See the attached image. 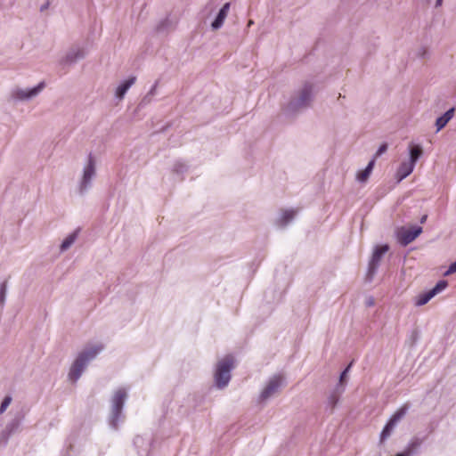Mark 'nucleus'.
<instances>
[{
	"instance_id": "obj_28",
	"label": "nucleus",
	"mask_w": 456,
	"mask_h": 456,
	"mask_svg": "<svg viewBox=\"0 0 456 456\" xmlns=\"http://www.w3.org/2000/svg\"><path fill=\"white\" fill-rule=\"evenodd\" d=\"M7 286L5 282L0 284V305H3L5 300Z\"/></svg>"
},
{
	"instance_id": "obj_21",
	"label": "nucleus",
	"mask_w": 456,
	"mask_h": 456,
	"mask_svg": "<svg viewBox=\"0 0 456 456\" xmlns=\"http://www.w3.org/2000/svg\"><path fill=\"white\" fill-rule=\"evenodd\" d=\"M422 154H423V149L420 145H419V144L411 145L409 148L410 159L408 161H410L413 165H416V162L422 156Z\"/></svg>"
},
{
	"instance_id": "obj_33",
	"label": "nucleus",
	"mask_w": 456,
	"mask_h": 456,
	"mask_svg": "<svg viewBox=\"0 0 456 456\" xmlns=\"http://www.w3.org/2000/svg\"><path fill=\"white\" fill-rule=\"evenodd\" d=\"M427 218H428V216H427V215H424V216L420 218V223H421V224H424V223L427 221Z\"/></svg>"
},
{
	"instance_id": "obj_26",
	"label": "nucleus",
	"mask_w": 456,
	"mask_h": 456,
	"mask_svg": "<svg viewBox=\"0 0 456 456\" xmlns=\"http://www.w3.org/2000/svg\"><path fill=\"white\" fill-rule=\"evenodd\" d=\"M353 362H350L349 365L343 370V372L340 374V377H339V381H338V385H341L345 387V385L346 383V376H347V373L352 366Z\"/></svg>"
},
{
	"instance_id": "obj_3",
	"label": "nucleus",
	"mask_w": 456,
	"mask_h": 456,
	"mask_svg": "<svg viewBox=\"0 0 456 456\" xmlns=\"http://www.w3.org/2000/svg\"><path fill=\"white\" fill-rule=\"evenodd\" d=\"M126 398L127 391L124 387L118 388L111 397L110 425L114 429L118 428V421L122 417V410Z\"/></svg>"
},
{
	"instance_id": "obj_5",
	"label": "nucleus",
	"mask_w": 456,
	"mask_h": 456,
	"mask_svg": "<svg viewBox=\"0 0 456 456\" xmlns=\"http://www.w3.org/2000/svg\"><path fill=\"white\" fill-rule=\"evenodd\" d=\"M232 369L233 358L231 355L225 356L217 362L214 378L218 388L222 389L229 384Z\"/></svg>"
},
{
	"instance_id": "obj_2",
	"label": "nucleus",
	"mask_w": 456,
	"mask_h": 456,
	"mask_svg": "<svg viewBox=\"0 0 456 456\" xmlns=\"http://www.w3.org/2000/svg\"><path fill=\"white\" fill-rule=\"evenodd\" d=\"M103 350L102 344H96L85 347L76 357L73 362L69 372V379L72 382H77L86 369L91 361L96 358V356Z\"/></svg>"
},
{
	"instance_id": "obj_20",
	"label": "nucleus",
	"mask_w": 456,
	"mask_h": 456,
	"mask_svg": "<svg viewBox=\"0 0 456 456\" xmlns=\"http://www.w3.org/2000/svg\"><path fill=\"white\" fill-rule=\"evenodd\" d=\"M374 165H375V159H372L368 163L367 167L363 170L358 172V174L356 175L357 181L360 183H365L369 179V177L373 170Z\"/></svg>"
},
{
	"instance_id": "obj_22",
	"label": "nucleus",
	"mask_w": 456,
	"mask_h": 456,
	"mask_svg": "<svg viewBox=\"0 0 456 456\" xmlns=\"http://www.w3.org/2000/svg\"><path fill=\"white\" fill-rule=\"evenodd\" d=\"M78 232H79L78 230L74 231L72 233L68 235L63 240V241H62V243L61 244V247H60L61 252L66 251L67 249H69L73 245V243L75 242V240L77 238Z\"/></svg>"
},
{
	"instance_id": "obj_10",
	"label": "nucleus",
	"mask_w": 456,
	"mask_h": 456,
	"mask_svg": "<svg viewBox=\"0 0 456 456\" xmlns=\"http://www.w3.org/2000/svg\"><path fill=\"white\" fill-rule=\"evenodd\" d=\"M422 231L420 226H412L411 228L402 226L396 230V237L401 245L407 246L420 235Z\"/></svg>"
},
{
	"instance_id": "obj_30",
	"label": "nucleus",
	"mask_w": 456,
	"mask_h": 456,
	"mask_svg": "<svg viewBox=\"0 0 456 456\" xmlns=\"http://www.w3.org/2000/svg\"><path fill=\"white\" fill-rule=\"evenodd\" d=\"M387 143L381 144L379 146V148L378 149L373 159H376V158L381 156L383 153H385L387 151Z\"/></svg>"
},
{
	"instance_id": "obj_13",
	"label": "nucleus",
	"mask_w": 456,
	"mask_h": 456,
	"mask_svg": "<svg viewBox=\"0 0 456 456\" xmlns=\"http://www.w3.org/2000/svg\"><path fill=\"white\" fill-rule=\"evenodd\" d=\"M345 391V387L341 385H337L334 389L330 393L326 401V409L330 412H333L342 394Z\"/></svg>"
},
{
	"instance_id": "obj_18",
	"label": "nucleus",
	"mask_w": 456,
	"mask_h": 456,
	"mask_svg": "<svg viewBox=\"0 0 456 456\" xmlns=\"http://www.w3.org/2000/svg\"><path fill=\"white\" fill-rule=\"evenodd\" d=\"M415 165L411 163L410 161H403L399 166L397 172H396V177L399 182L406 178L409 175L411 174V172L414 169Z\"/></svg>"
},
{
	"instance_id": "obj_34",
	"label": "nucleus",
	"mask_w": 456,
	"mask_h": 456,
	"mask_svg": "<svg viewBox=\"0 0 456 456\" xmlns=\"http://www.w3.org/2000/svg\"><path fill=\"white\" fill-rule=\"evenodd\" d=\"M443 0H436V6H440Z\"/></svg>"
},
{
	"instance_id": "obj_6",
	"label": "nucleus",
	"mask_w": 456,
	"mask_h": 456,
	"mask_svg": "<svg viewBox=\"0 0 456 456\" xmlns=\"http://www.w3.org/2000/svg\"><path fill=\"white\" fill-rule=\"evenodd\" d=\"M87 55V50L85 46L80 45H74L70 46L59 60V65L62 69H66L74 65L78 61L83 60Z\"/></svg>"
},
{
	"instance_id": "obj_27",
	"label": "nucleus",
	"mask_w": 456,
	"mask_h": 456,
	"mask_svg": "<svg viewBox=\"0 0 456 456\" xmlns=\"http://www.w3.org/2000/svg\"><path fill=\"white\" fill-rule=\"evenodd\" d=\"M11 403H12V397L10 395H7L4 398V400L0 405V414H3L6 411V409L9 407Z\"/></svg>"
},
{
	"instance_id": "obj_29",
	"label": "nucleus",
	"mask_w": 456,
	"mask_h": 456,
	"mask_svg": "<svg viewBox=\"0 0 456 456\" xmlns=\"http://www.w3.org/2000/svg\"><path fill=\"white\" fill-rule=\"evenodd\" d=\"M170 24V21L168 19H165L163 20H161L158 26H157V30L159 31V32H162L164 31L165 29L167 28V27L169 26Z\"/></svg>"
},
{
	"instance_id": "obj_23",
	"label": "nucleus",
	"mask_w": 456,
	"mask_h": 456,
	"mask_svg": "<svg viewBox=\"0 0 456 456\" xmlns=\"http://www.w3.org/2000/svg\"><path fill=\"white\" fill-rule=\"evenodd\" d=\"M188 170V166L183 161H176L173 167V172L177 175H183Z\"/></svg>"
},
{
	"instance_id": "obj_32",
	"label": "nucleus",
	"mask_w": 456,
	"mask_h": 456,
	"mask_svg": "<svg viewBox=\"0 0 456 456\" xmlns=\"http://www.w3.org/2000/svg\"><path fill=\"white\" fill-rule=\"evenodd\" d=\"M366 305H367L368 306H371V305H374V299H373L372 297H370V298L367 300Z\"/></svg>"
},
{
	"instance_id": "obj_19",
	"label": "nucleus",
	"mask_w": 456,
	"mask_h": 456,
	"mask_svg": "<svg viewBox=\"0 0 456 456\" xmlns=\"http://www.w3.org/2000/svg\"><path fill=\"white\" fill-rule=\"evenodd\" d=\"M454 108L448 110L443 116L439 117L436 120V132L443 129L446 124L453 118Z\"/></svg>"
},
{
	"instance_id": "obj_31",
	"label": "nucleus",
	"mask_w": 456,
	"mask_h": 456,
	"mask_svg": "<svg viewBox=\"0 0 456 456\" xmlns=\"http://www.w3.org/2000/svg\"><path fill=\"white\" fill-rule=\"evenodd\" d=\"M456 273V261L450 265L447 271L444 273V275H450Z\"/></svg>"
},
{
	"instance_id": "obj_4",
	"label": "nucleus",
	"mask_w": 456,
	"mask_h": 456,
	"mask_svg": "<svg viewBox=\"0 0 456 456\" xmlns=\"http://www.w3.org/2000/svg\"><path fill=\"white\" fill-rule=\"evenodd\" d=\"M96 176V161L90 153L87 161L83 167L82 175L78 182V193L85 195L93 186V181Z\"/></svg>"
},
{
	"instance_id": "obj_25",
	"label": "nucleus",
	"mask_w": 456,
	"mask_h": 456,
	"mask_svg": "<svg viewBox=\"0 0 456 456\" xmlns=\"http://www.w3.org/2000/svg\"><path fill=\"white\" fill-rule=\"evenodd\" d=\"M157 86H158V82H156L152 86V87L148 92V94L143 97V99L142 100V104H148L151 102L152 97L156 94Z\"/></svg>"
},
{
	"instance_id": "obj_16",
	"label": "nucleus",
	"mask_w": 456,
	"mask_h": 456,
	"mask_svg": "<svg viewBox=\"0 0 456 456\" xmlns=\"http://www.w3.org/2000/svg\"><path fill=\"white\" fill-rule=\"evenodd\" d=\"M20 423V419L15 418L13 419H12L6 425L5 428L1 432L0 438H1V440H3V442L4 444L7 443V440L10 437V436L18 429Z\"/></svg>"
},
{
	"instance_id": "obj_24",
	"label": "nucleus",
	"mask_w": 456,
	"mask_h": 456,
	"mask_svg": "<svg viewBox=\"0 0 456 456\" xmlns=\"http://www.w3.org/2000/svg\"><path fill=\"white\" fill-rule=\"evenodd\" d=\"M420 443L418 440L412 441L404 452L397 453L395 456H410L412 453V451L417 448Z\"/></svg>"
},
{
	"instance_id": "obj_11",
	"label": "nucleus",
	"mask_w": 456,
	"mask_h": 456,
	"mask_svg": "<svg viewBox=\"0 0 456 456\" xmlns=\"http://www.w3.org/2000/svg\"><path fill=\"white\" fill-rule=\"evenodd\" d=\"M388 249L389 247L387 244L377 246L375 248L368 266V277L370 280H371L373 275L376 273L382 256L388 251Z\"/></svg>"
},
{
	"instance_id": "obj_1",
	"label": "nucleus",
	"mask_w": 456,
	"mask_h": 456,
	"mask_svg": "<svg viewBox=\"0 0 456 456\" xmlns=\"http://www.w3.org/2000/svg\"><path fill=\"white\" fill-rule=\"evenodd\" d=\"M314 97V85L308 82L305 83L292 93L289 102L283 108L285 114L296 116L311 107Z\"/></svg>"
},
{
	"instance_id": "obj_14",
	"label": "nucleus",
	"mask_w": 456,
	"mask_h": 456,
	"mask_svg": "<svg viewBox=\"0 0 456 456\" xmlns=\"http://www.w3.org/2000/svg\"><path fill=\"white\" fill-rule=\"evenodd\" d=\"M297 214L294 209H283L281 211L280 216L276 220V224L281 227H286L289 223L293 221Z\"/></svg>"
},
{
	"instance_id": "obj_7",
	"label": "nucleus",
	"mask_w": 456,
	"mask_h": 456,
	"mask_svg": "<svg viewBox=\"0 0 456 456\" xmlns=\"http://www.w3.org/2000/svg\"><path fill=\"white\" fill-rule=\"evenodd\" d=\"M283 384L284 379L281 375H274L270 378L259 395V402L264 403L275 395Z\"/></svg>"
},
{
	"instance_id": "obj_8",
	"label": "nucleus",
	"mask_w": 456,
	"mask_h": 456,
	"mask_svg": "<svg viewBox=\"0 0 456 456\" xmlns=\"http://www.w3.org/2000/svg\"><path fill=\"white\" fill-rule=\"evenodd\" d=\"M45 87L44 81L32 88H16L12 92V97L17 101H29L37 97Z\"/></svg>"
},
{
	"instance_id": "obj_17",
	"label": "nucleus",
	"mask_w": 456,
	"mask_h": 456,
	"mask_svg": "<svg viewBox=\"0 0 456 456\" xmlns=\"http://www.w3.org/2000/svg\"><path fill=\"white\" fill-rule=\"evenodd\" d=\"M136 77H131L123 81L116 89L115 95L118 99L122 100L129 88L135 83Z\"/></svg>"
},
{
	"instance_id": "obj_15",
	"label": "nucleus",
	"mask_w": 456,
	"mask_h": 456,
	"mask_svg": "<svg viewBox=\"0 0 456 456\" xmlns=\"http://www.w3.org/2000/svg\"><path fill=\"white\" fill-rule=\"evenodd\" d=\"M229 10H230V3L224 4L223 5V7L220 9V11L218 12L216 19L214 20V21L211 24L212 29L217 30L223 26L224 21L228 15Z\"/></svg>"
},
{
	"instance_id": "obj_9",
	"label": "nucleus",
	"mask_w": 456,
	"mask_h": 456,
	"mask_svg": "<svg viewBox=\"0 0 456 456\" xmlns=\"http://www.w3.org/2000/svg\"><path fill=\"white\" fill-rule=\"evenodd\" d=\"M408 411V406L403 405L400 409H398L390 418L388 422L384 427L381 434H380V442L383 443L387 438H388L393 432L394 428L397 425V423L406 415Z\"/></svg>"
},
{
	"instance_id": "obj_12",
	"label": "nucleus",
	"mask_w": 456,
	"mask_h": 456,
	"mask_svg": "<svg viewBox=\"0 0 456 456\" xmlns=\"http://www.w3.org/2000/svg\"><path fill=\"white\" fill-rule=\"evenodd\" d=\"M448 286L444 280L439 281L436 286L426 293L419 294L415 298V305L421 306L426 305L431 298L442 292Z\"/></svg>"
}]
</instances>
